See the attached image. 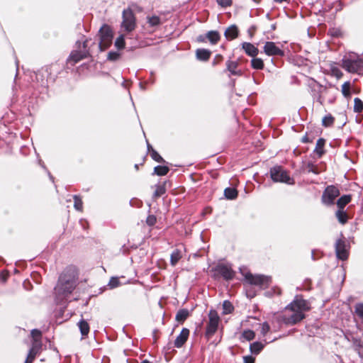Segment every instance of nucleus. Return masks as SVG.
Segmentation results:
<instances>
[{
	"instance_id": "f257e3e1",
	"label": "nucleus",
	"mask_w": 363,
	"mask_h": 363,
	"mask_svg": "<svg viewBox=\"0 0 363 363\" xmlns=\"http://www.w3.org/2000/svg\"><path fill=\"white\" fill-rule=\"evenodd\" d=\"M77 277L75 271L69 269L63 272L55 288V299L61 303L73 291L77 286Z\"/></svg>"
},
{
	"instance_id": "f03ea898",
	"label": "nucleus",
	"mask_w": 363,
	"mask_h": 363,
	"mask_svg": "<svg viewBox=\"0 0 363 363\" xmlns=\"http://www.w3.org/2000/svg\"><path fill=\"white\" fill-rule=\"evenodd\" d=\"M310 308L307 301L303 299L301 296H296L294 300L285 308L286 311H290L293 313L285 320V322L289 324H296L305 318L304 313L309 311Z\"/></svg>"
},
{
	"instance_id": "7ed1b4c3",
	"label": "nucleus",
	"mask_w": 363,
	"mask_h": 363,
	"mask_svg": "<svg viewBox=\"0 0 363 363\" xmlns=\"http://www.w3.org/2000/svg\"><path fill=\"white\" fill-rule=\"evenodd\" d=\"M220 319L218 313L212 309L208 313V320L206 326L205 337L209 340L217 331Z\"/></svg>"
},
{
	"instance_id": "20e7f679",
	"label": "nucleus",
	"mask_w": 363,
	"mask_h": 363,
	"mask_svg": "<svg viewBox=\"0 0 363 363\" xmlns=\"http://www.w3.org/2000/svg\"><path fill=\"white\" fill-rule=\"evenodd\" d=\"M342 67L351 73H360L363 72V60L359 57L350 56L342 60Z\"/></svg>"
},
{
	"instance_id": "39448f33",
	"label": "nucleus",
	"mask_w": 363,
	"mask_h": 363,
	"mask_svg": "<svg viewBox=\"0 0 363 363\" xmlns=\"http://www.w3.org/2000/svg\"><path fill=\"white\" fill-rule=\"evenodd\" d=\"M272 179L275 182H282L288 184H294V179L281 166H275L270 169Z\"/></svg>"
},
{
	"instance_id": "423d86ee",
	"label": "nucleus",
	"mask_w": 363,
	"mask_h": 363,
	"mask_svg": "<svg viewBox=\"0 0 363 363\" xmlns=\"http://www.w3.org/2000/svg\"><path fill=\"white\" fill-rule=\"evenodd\" d=\"M100 37L99 48L101 51L107 49L112 43L113 32L108 25H103L99 31Z\"/></svg>"
},
{
	"instance_id": "0eeeda50",
	"label": "nucleus",
	"mask_w": 363,
	"mask_h": 363,
	"mask_svg": "<svg viewBox=\"0 0 363 363\" xmlns=\"http://www.w3.org/2000/svg\"><path fill=\"white\" fill-rule=\"evenodd\" d=\"M135 17L131 9H127L123 11L121 28L127 32L133 31L135 28Z\"/></svg>"
},
{
	"instance_id": "6e6552de",
	"label": "nucleus",
	"mask_w": 363,
	"mask_h": 363,
	"mask_svg": "<svg viewBox=\"0 0 363 363\" xmlns=\"http://www.w3.org/2000/svg\"><path fill=\"white\" fill-rule=\"evenodd\" d=\"M248 283L259 286H267L270 282V278L264 275H253L250 272L242 273Z\"/></svg>"
},
{
	"instance_id": "1a4fd4ad",
	"label": "nucleus",
	"mask_w": 363,
	"mask_h": 363,
	"mask_svg": "<svg viewBox=\"0 0 363 363\" xmlns=\"http://www.w3.org/2000/svg\"><path fill=\"white\" fill-rule=\"evenodd\" d=\"M340 195V191L337 188L334 186L327 187L323 192L322 200L323 202L327 205L333 203L336 197Z\"/></svg>"
},
{
	"instance_id": "9d476101",
	"label": "nucleus",
	"mask_w": 363,
	"mask_h": 363,
	"mask_svg": "<svg viewBox=\"0 0 363 363\" xmlns=\"http://www.w3.org/2000/svg\"><path fill=\"white\" fill-rule=\"evenodd\" d=\"M335 252L338 259L345 260L348 257V251L346 247L345 241L340 239L337 240L335 244Z\"/></svg>"
},
{
	"instance_id": "9b49d317",
	"label": "nucleus",
	"mask_w": 363,
	"mask_h": 363,
	"mask_svg": "<svg viewBox=\"0 0 363 363\" xmlns=\"http://www.w3.org/2000/svg\"><path fill=\"white\" fill-rule=\"evenodd\" d=\"M264 52L269 55H283V51L273 42H267L264 46Z\"/></svg>"
},
{
	"instance_id": "f8f14e48",
	"label": "nucleus",
	"mask_w": 363,
	"mask_h": 363,
	"mask_svg": "<svg viewBox=\"0 0 363 363\" xmlns=\"http://www.w3.org/2000/svg\"><path fill=\"white\" fill-rule=\"evenodd\" d=\"M216 271L227 280L232 279L235 275V272L232 270L231 267L225 264L218 265L216 267Z\"/></svg>"
},
{
	"instance_id": "ddd939ff",
	"label": "nucleus",
	"mask_w": 363,
	"mask_h": 363,
	"mask_svg": "<svg viewBox=\"0 0 363 363\" xmlns=\"http://www.w3.org/2000/svg\"><path fill=\"white\" fill-rule=\"evenodd\" d=\"M89 53L87 51H72L67 59V62L72 63V65L78 62L82 59L87 57Z\"/></svg>"
},
{
	"instance_id": "4468645a",
	"label": "nucleus",
	"mask_w": 363,
	"mask_h": 363,
	"mask_svg": "<svg viewBox=\"0 0 363 363\" xmlns=\"http://www.w3.org/2000/svg\"><path fill=\"white\" fill-rule=\"evenodd\" d=\"M189 335V330L187 328H183L174 341V346L178 348L181 347L187 340Z\"/></svg>"
},
{
	"instance_id": "2eb2a0df",
	"label": "nucleus",
	"mask_w": 363,
	"mask_h": 363,
	"mask_svg": "<svg viewBox=\"0 0 363 363\" xmlns=\"http://www.w3.org/2000/svg\"><path fill=\"white\" fill-rule=\"evenodd\" d=\"M242 48L251 57H255L258 54V49L250 43H242Z\"/></svg>"
},
{
	"instance_id": "dca6fc26",
	"label": "nucleus",
	"mask_w": 363,
	"mask_h": 363,
	"mask_svg": "<svg viewBox=\"0 0 363 363\" xmlns=\"http://www.w3.org/2000/svg\"><path fill=\"white\" fill-rule=\"evenodd\" d=\"M40 349V348H38V345L36 344L35 345H32L31 348L29 350L25 363H32L35 359L37 354L39 352Z\"/></svg>"
},
{
	"instance_id": "f3484780",
	"label": "nucleus",
	"mask_w": 363,
	"mask_h": 363,
	"mask_svg": "<svg viewBox=\"0 0 363 363\" xmlns=\"http://www.w3.org/2000/svg\"><path fill=\"white\" fill-rule=\"evenodd\" d=\"M238 35V29L237 26L233 25L228 28L225 31V36L228 40H233L237 38Z\"/></svg>"
},
{
	"instance_id": "a211bd4d",
	"label": "nucleus",
	"mask_w": 363,
	"mask_h": 363,
	"mask_svg": "<svg viewBox=\"0 0 363 363\" xmlns=\"http://www.w3.org/2000/svg\"><path fill=\"white\" fill-rule=\"evenodd\" d=\"M227 69L233 75H241V71L237 70L238 62L235 61H228L226 62Z\"/></svg>"
},
{
	"instance_id": "6ab92c4d",
	"label": "nucleus",
	"mask_w": 363,
	"mask_h": 363,
	"mask_svg": "<svg viewBox=\"0 0 363 363\" xmlns=\"http://www.w3.org/2000/svg\"><path fill=\"white\" fill-rule=\"evenodd\" d=\"M30 335L33 340L32 345H35L36 344L38 345V348H40L41 332L38 330L34 329L31 331Z\"/></svg>"
},
{
	"instance_id": "aec40b11",
	"label": "nucleus",
	"mask_w": 363,
	"mask_h": 363,
	"mask_svg": "<svg viewBox=\"0 0 363 363\" xmlns=\"http://www.w3.org/2000/svg\"><path fill=\"white\" fill-rule=\"evenodd\" d=\"M211 52L206 49H198L196 50V57L201 60H207L210 57Z\"/></svg>"
},
{
	"instance_id": "412c9836",
	"label": "nucleus",
	"mask_w": 363,
	"mask_h": 363,
	"mask_svg": "<svg viewBox=\"0 0 363 363\" xmlns=\"http://www.w3.org/2000/svg\"><path fill=\"white\" fill-rule=\"evenodd\" d=\"M182 251L179 249L174 250L172 253L171 254V264L172 265L174 266L179 260L182 258Z\"/></svg>"
},
{
	"instance_id": "4be33fe9",
	"label": "nucleus",
	"mask_w": 363,
	"mask_h": 363,
	"mask_svg": "<svg viewBox=\"0 0 363 363\" xmlns=\"http://www.w3.org/2000/svg\"><path fill=\"white\" fill-rule=\"evenodd\" d=\"M351 201V196L349 195H345L340 197L337 202V205L339 208V210H343L345 206Z\"/></svg>"
},
{
	"instance_id": "5701e85b",
	"label": "nucleus",
	"mask_w": 363,
	"mask_h": 363,
	"mask_svg": "<svg viewBox=\"0 0 363 363\" xmlns=\"http://www.w3.org/2000/svg\"><path fill=\"white\" fill-rule=\"evenodd\" d=\"M80 332L83 336L87 335L89 332V325L88 323L84 320H82L78 323Z\"/></svg>"
},
{
	"instance_id": "b1692460",
	"label": "nucleus",
	"mask_w": 363,
	"mask_h": 363,
	"mask_svg": "<svg viewBox=\"0 0 363 363\" xmlns=\"http://www.w3.org/2000/svg\"><path fill=\"white\" fill-rule=\"evenodd\" d=\"M206 36L213 44H216L220 39V35L217 31H209Z\"/></svg>"
},
{
	"instance_id": "393cba45",
	"label": "nucleus",
	"mask_w": 363,
	"mask_h": 363,
	"mask_svg": "<svg viewBox=\"0 0 363 363\" xmlns=\"http://www.w3.org/2000/svg\"><path fill=\"white\" fill-rule=\"evenodd\" d=\"M225 196L228 199H234L238 196V191L234 188H226L224 191Z\"/></svg>"
},
{
	"instance_id": "a878e982",
	"label": "nucleus",
	"mask_w": 363,
	"mask_h": 363,
	"mask_svg": "<svg viewBox=\"0 0 363 363\" xmlns=\"http://www.w3.org/2000/svg\"><path fill=\"white\" fill-rule=\"evenodd\" d=\"M336 217L338 220V221L342 223V224H345L347 223V213L343 211V210H338L336 213Z\"/></svg>"
},
{
	"instance_id": "bb28decb",
	"label": "nucleus",
	"mask_w": 363,
	"mask_h": 363,
	"mask_svg": "<svg viewBox=\"0 0 363 363\" xmlns=\"http://www.w3.org/2000/svg\"><path fill=\"white\" fill-rule=\"evenodd\" d=\"M189 316V311L187 310H180L176 315V320L179 322L184 321Z\"/></svg>"
},
{
	"instance_id": "cd10ccee",
	"label": "nucleus",
	"mask_w": 363,
	"mask_h": 363,
	"mask_svg": "<svg viewBox=\"0 0 363 363\" xmlns=\"http://www.w3.org/2000/svg\"><path fill=\"white\" fill-rule=\"evenodd\" d=\"M169 172V168L167 166H157L154 169V173L159 176L166 175Z\"/></svg>"
},
{
	"instance_id": "c85d7f7f",
	"label": "nucleus",
	"mask_w": 363,
	"mask_h": 363,
	"mask_svg": "<svg viewBox=\"0 0 363 363\" xmlns=\"http://www.w3.org/2000/svg\"><path fill=\"white\" fill-rule=\"evenodd\" d=\"M263 347L264 345L261 342H255L250 345V350L252 353L257 354L260 352Z\"/></svg>"
},
{
	"instance_id": "c756f323",
	"label": "nucleus",
	"mask_w": 363,
	"mask_h": 363,
	"mask_svg": "<svg viewBox=\"0 0 363 363\" xmlns=\"http://www.w3.org/2000/svg\"><path fill=\"white\" fill-rule=\"evenodd\" d=\"M342 93L345 97H346V98L350 97L351 93H350V82H345L342 85Z\"/></svg>"
},
{
	"instance_id": "7c9ffc66",
	"label": "nucleus",
	"mask_w": 363,
	"mask_h": 363,
	"mask_svg": "<svg viewBox=\"0 0 363 363\" xmlns=\"http://www.w3.org/2000/svg\"><path fill=\"white\" fill-rule=\"evenodd\" d=\"M251 63L254 69H262L264 67V62L260 58H253Z\"/></svg>"
},
{
	"instance_id": "2f4dec72",
	"label": "nucleus",
	"mask_w": 363,
	"mask_h": 363,
	"mask_svg": "<svg viewBox=\"0 0 363 363\" xmlns=\"http://www.w3.org/2000/svg\"><path fill=\"white\" fill-rule=\"evenodd\" d=\"M147 19L151 26H157L161 23L160 18L157 16H147Z\"/></svg>"
},
{
	"instance_id": "473e14b6",
	"label": "nucleus",
	"mask_w": 363,
	"mask_h": 363,
	"mask_svg": "<svg viewBox=\"0 0 363 363\" xmlns=\"http://www.w3.org/2000/svg\"><path fill=\"white\" fill-rule=\"evenodd\" d=\"M233 308H234L230 301H225L223 302V314H229V313H232V311H233Z\"/></svg>"
},
{
	"instance_id": "72a5a7b5",
	"label": "nucleus",
	"mask_w": 363,
	"mask_h": 363,
	"mask_svg": "<svg viewBox=\"0 0 363 363\" xmlns=\"http://www.w3.org/2000/svg\"><path fill=\"white\" fill-rule=\"evenodd\" d=\"M363 110V102L359 99H354V112L359 113Z\"/></svg>"
},
{
	"instance_id": "f704fd0d",
	"label": "nucleus",
	"mask_w": 363,
	"mask_h": 363,
	"mask_svg": "<svg viewBox=\"0 0 363 363\" xmlns=\"http://www.w3.org/2000/svg\"><path fill=\"white\" fill-rule=\"evenodd\" d=\"M325 145V140L322 138H320L318 140L316 143V147H315V152L319 155V156H321L323 154V148Z\"/></svg>"
},
{
	"instance_id": "c9c22d12",
	"label": "nucleus",
	"mask_w": 363,
	"mask_h": 363,
	"mask_svg": "<svg viewBox=\"0 0 363 363\" xmlns=\"http://www.w3.org/2000/svg\"><path fill=\"white\" fill-rule=\"evenodd\" d=\"M334 122V118L331 115L325 116L322 121L323 125L325 127L330 126Z\"/></svg>"
},
{
	"instance_id": "e433bc0d",
	"label": "nucleus",
	"mask_w": 363,
	"mask_h": 363,
	"mask_svg": "<svg viewBox=\"0 0 363 363\" xmlns=\"http://www.w3.org/2000/svg\"><path fill=\"white\" fill-rule=\"evenodd\" d=\"M115 45L118 49H122L125 47V40L123 35H121L118 38H116Z\"/></svg>"
},
{
	"instance_id": "4c0bfd02",
	"label": "nucleus",
	"mask_w": 363,
	"mask_h": 363,
	"mask_svg": "<svg viewBox=\"0 0 363 363\" xmlns=\"http://www.w3.org/2000/svg\"><path fill=\"white\" fill-rule=\"evenodd\" d=\"M150 155H151L152 158L157 162H164L163 158L157 153V151H155L153 149L152 150V151L150 152Z\"/></svg>"
},
{
	"instance_id": "58836bf2",
	"label": "nucleus",
	"mask_w": 363,
	"mask_h": 363,
	"mask_svg": "<svg viewBox=\"0 0 363 363\" xmlns=\"http://www.w3.org/2000/svg\"><path fill=\"white\" fill-rule=\"evenodd\" d=\"M165 193V188L164 186L158 185L156 186V189L154 193V196L156 197L161 196Z\"/></svg>"
},
{
	"instance_id": "ea45409f",
	"label": "nucleus",
	"mask_w": 363,
	"mask_h": 363,
	"mask_svg": "<svg viewBox=\"0 0 363 363\" xmlns=\"http://www.w3.org/2000/svg\"><path fill=\"white\" fill-rule=\"evenodd\" d=\"M74 206L75 209L77 211H82L83 203H82L81 199H79L77 196H74Z\"/></svg>"
},
{
	"instance_id": "a19ab883",
	"label": "nucleus",
	"mask_w": 363,
	"mask_h": 363,
	"mask_svg": "<svg viewBox=\"0 0 363 363\" xmlns=\"http://www.w3.org/2000/svg\"><path fill=\"white\" fill-rule=\"evenodd\" d=\"M108 286L111 289H114V288L118 287V286H120V281H119V280H118V279L117 277H112L110 279Z\"/></svg>"
},
{
	"instance_id": "79ce46f5",
	"label": "nucleus",
	"mask_w": 363,
	"mask_h": 363,
	"mask_svg": "<svg viewBox=\"0 0 363 363\" xmlns=\"http://www.w3.org/2000/svg\"><path fill=\"white\" fill-rule=\"evenodd\" d=\"M242 337L247 340H251L255 337V333L250 330H245L242 333Z\"/></svg>"
},
{
	"instance_id": "37998d69",
	"label": "nucleus",
	"mask_w": 363,
	"mask_h": 363,
	"mask_svg": "<svg viewBox=\"0 0 363 363\" xmlns=\"http://www.w3.org/2000/svg\"><path fill=\"white\" fill-rule=\"evenodd\" d=\"M306 169L308 172H313L316 174L319 173L317 167L312 163H308L307 164Z\"/></svg>"
},
{
	"instance_id": "c03bdc74",
	"label": "nucleus",
	"mask_w": 363,
	"mask_h": 363,
	"mask_svg": "<svg viewBox=\"0 0 363 363\" xmlns=\"http://www.w3.org/2000/svg\"><path fill=\"white\" fill-rule=\"evenodd\" d=\"M356 313L363 319V303H358L355 306Z\"/></svg>"
},
{
	"instance_id": "a18cd8bd",
	"label": "nucleus",
	"mask_w": 363,
	"mask_h": 363,
	"mask_svg": "<svg viewBox=\"0 0 363 363\" xmlns=\"http://www.w3.org/2000/svg\"><path fill=\"white\" fill-rule=\"evenodd\" d=\"M217 3L222 7H227L232 4V0H216Z\"/></svg>"
},
{
	"instance_id": "49530a36",
	"label": "nucleus",
	"mask_w": 363,
	"mask_h": 363,
	"mask_svg": "<svg viewBox=\"0 0 363 363\" xmlns=\"http://www.w3.org/2000/svg\"><path fill=\"white\" fill-rule=\"evenodd\" d=\"M270 327L267 323H264L262 325L261 333L263 335H265L269 330Z\"/></svg>"
},
{
	"instance_id": "de8ad7c7",
	"label": "nucleus",
	"mask_w": 363,
	"mask_h": 363,
	"mask_svg": "<svg viewBox=\"0 0 363 363\" xmlns=\"http://www.w3.org/2000/svg\"><path fill=\"white\" fill-rule=\"evenodd\" d=\"M146 222L149 225H153L156 223V218L153 215H150L147 218Z\"/></svg>"
},
{
	"instance_id": "09e8293b",
	"label": "nucleus",
	"mask_w": 363,
	"mask_h": 363,
	"mask_svg": "<svg viewBox=\"0 0 363 363\" xmlns=\"http://www.w3.org/2000/svg\"><path fill=\"white\" fill-rule=\"evenodd\" d=\"M245 363H254L255 359L251 356H247L244 357Z\"/></svg>"
},
{
	"instance_id": "8fccbe9b",
	"label": "nucleus",
	"mask_w": 363,
	"mask_h": 363,
	"mask_svg": "<svg viewBox=\"0 0 363 363\" xmlns=\"http://www.w3.org/2000/svg\"><path fill=\"white\" fill-rule=\"evenodd\" d=\"M118 56H119L118 54L116 52H109L108 53V58L110 60H116L118 57Z\"/></svg>"
},
{
	"instance_id": "3c124183",
	"label": "nucleus",
	"mask_w": 363,
	"mask_h": 363,
	"mask_svg": "<svg viewBox=\"0 0 363 363\" xmlns=\"http://www.w3.org/2000/svg\"><path fill=\"white\" fill-rule=\"evenodd\" d=\"M87 46V40H84V43H83V48H86Z\"/></svg>"
},
{
	"instance_id": "603ef678",
	"label": "nucleus",
	"mask_w": 363,
	"mask_h": 363,
	"mask_svg": "<svg viewBox=\"0 0 363 363\" xmlns=\"http://www.w3.org/2000/svg\"><path fill=\"white\" fill-rule=\"evenodd\" d=\"M141 363H150V362H149V361H147V360H144V361H143Z\"/></svg>"
}]
</instances>
